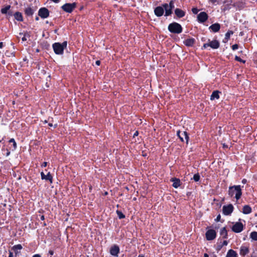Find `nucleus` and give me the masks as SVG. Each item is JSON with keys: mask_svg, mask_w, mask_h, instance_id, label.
Instances as JSON below:
<instances>
[{"mask_svg": "<svg viewBox=\"0 0 257 257\" xmlns=\"http://www.w3.org/2000/svg\"><path fill=\"white\" fill-rule=\"evenodd\" d=\"M228 195L232 197L235 196V199L238 200L242 195V191L240 185H234L230 186L228 191Z\"/></svg>", "mask_w": 257, "mask_h": 257, "instance_id": "1", "label": "nucleus"}, {"mask_svg": "<svg viewBox=\"0 0 257 257\" xmlns=\"http://www.w3.org/2000/svg\"><path fill=\"white\" fill-rule=\"evenodd\" d=\"M67 42H63L62 43H55L53 44L52 47L56 54L62 55L63 54L64 50L66 48Z\"/></svg>", "mask_w": 257, "mask_h": 257, "instance_id": "2", "label": "nucleus"}, {"mask_svg": "<svg viewBox=\"0 0 257 257\" xmlns=\"http://www.w3.org/2000/svg\"><path fill=\"white\" fill-rule=\"evenodd\" d=\"M168 29L170 32L174 34H180L183 31L181 25L176 22L170 24Z\"/></svg>", "mask_w": 257, "mask_h": 257, "instance_id": "3", "label": "nucleus"}, {"mask_svg": "<svg viewBox=\"0 0 257 257\" xmlns=\"http://www.w3.org/2000/svg\"><path fill=\"white\" fill-rule=\"evenodd\" d=\"M76 4L75 3H66L61 7L62 9L68 13H71L76 8Z\"/></svg>", "mask_w": 257, "mask_h": 257, "instance_id": "4", "label": "nucleus"}, {"mask_svg": "<svg viewBox=\"0 0 257 257\" xmlns=\"http://www.w3.org/2000/svg\"><path fill=\"white\" fill-rule=\"evenodd\" d=\"M244 228L243 224L240 222H235L231 227L232 231L235 233L241 232Z\"/></svg>", "mask_w": 257, "mask_h": 257, "instance_id": "5", "label": "nucleus"}, {"mask_svg": "<svg viewBox=\"0 0 257 257\" xmlns=\"http://www.w3.org/2000/svg\"><path fill=\"white\" fill-rule=\"evenodd\" d=\"M205 237L207 240H212L216 237V232L213 229H210L206 232Z\"/></svg>", "mask_w": 257, "mask_h": 257, "instance_id": "6", "label": "nucleus"}, {"mask_svg": "<svg viewBox=\"0 0 257 257\" xmlns=\"http://www.w3.org/2000/svg\"><path fill=\"white\" fill-rule=\"evenodd\" d=\"M234 207L231 204L224 205L222 207V213L225 215H230L233 211Z\"/></svg>", "mask_w": 257, "mask_h": 257, "instance_id": "7", "label": "nucleus"}, {"mask_svg": "<svg viewBox=\"0 0 257 257\" xmlns=\"http://www.w3.org/2000/svg\"><path fill=\"white\" fill-rule=\"evenodd\" d=\"M177 134L181 142H184V139H185L186 144H188L189 138L186 132H181L178 131L177 133Z\"/></svg>", "mask_w": 257, "mask_h": 257, "instance_id": "8", "label": "nucleus"}, {"mask_svg": "<svg viewBox=\"0 0 257 257\" xmlns=\"http://www.w3.org/2000/svg\"><path fill=\"white\" fill-rule=\"evenodd\" d=\"M38 15L41 18L45 19L49 17V11L45 8H42L39 9Z\"/></svg>", "mask_w": 257, "mask_h": 257, "instance_id": "9", "label": "nucleus"}, {"mask_svg": "<svg viewBox=\"0 0 257 257\" xmlns=\"http://www.w3.org/2000/svg\"><path fill=\"white\" fill-rule=\"evenodd\" d=\"M119 252V248L117 245H113L110 249V253L114 256H117Z\"/></svg>", "mask_w": 257, "mask_h": 257, "instance_id": "10", "label": "nucleus"}, {"mask_svg": "<svg viewBox=\"0 0 257 257\" xmlns=\"http://www.w3.org/2000/svg\"><path fill=\"white\" fill-rule=\"evenodd\" d=\"M249 252V246L247 245H242L240 248L239 254L244 256Z\"/></svg>", "mask_w": 257, "mask_h": 257, "instance_id": "11", "label": "nucleus"}, {"mask_svg": "<svg viewBox=\"0 0 257 257\" xmlns=\"http://www.w3.org/2000/svg\"><path fill=\"white\" fill-rule=\"evenodd\" d=\"M154 13L155 15L158 17H161L164 13V9L163 7H157L155 9Z\"/></svg>", "mask_w": 257, "mask_h": 257, "instance_id": "12", "label": "nucleus"}, {"mask_svg": "<svg viewBox=\"0 0 257 257\" xmlns=\"http://www.w3.org/2000/svg\"><path fill=\"white\" fill-rule=\"evenodd\" d=\"M199 22L203 23L208 19V16L205 12H201L197 16Z\"/></svg>", "mask_w": 257, "mask_h": 257, "instance_id": "13", "label": "nucleus"}, {"mask_svg": "<svg viewBox=\"0 0 257 257\" xmlns=\"http://www.w3.org/2000/svg\"><path fill=\"white\" fill-rule=\"evenodd\" d=\"M41 176L42 180H48L51 183L53 182V177L50 172L45 175L43 172L41 173Z\"/></svg>", "mask_w": 257, "mask_h": 257, "instance_id": "14", "label": "nucleus"}, {"mask_svg": "<svg viewBox=\"0 0 257 257\" xmlns=\"http://www.w3.org/2000/svg\"><path fill=\"white\" fill-rule=\"evenodd\" d=\"M208 43L209 47L214 49L218 48L220 46L219 42L216 40L209 41Z\"/></svg>", "mask_w": 257, "mask_h": 257, "instance_id": "15", "label": "nucleus"}, {"mask_svg": "<svg viewBox=\"0 0 257 257\" xmlns=\"http://www.w3.org/2000/svg\"><path fill=\"white\" fill-rule=\"evenodd\" d=\"M209 29L214 33L217 32L220 29V25L218 23H215L209 27Z\"/></svg>", "mask_w": 257, "mask_h": 257, "instance_id": "16", "label": "nucleus"}, {"mask_svg": "<svg viewBox=\"0 0 257 257\" xmlns=\"http://www.w3.org/2000/svg\"><path fill=\"white\" fill-rule=\"evenodd\" d=\"M195 42L194 38H188L184 41V44L188 47H192L193 46Z\"/></svg>", "mask_w": 257, "mask_h": 257, "instance_id": "17", "label": "nucleus"}, {"mask_svg": "<svg viewBox=\"0 0 257 257\" xmlns=\"http://www.w3.org/2000/svg\"><path fill=\"white\" fill-rule=\"evenodd\" d=\"M174 12L177 17L179 18H183L185 15V12L179 8L176 9Z\"/></svg>", "mask_w": 257, "mask_h": 257, "instance_id": "18", "label": "nucleus"}, {"mask_svg": "<svg viewBox=\"0 0 257 257\" xmlns=\"http://www.w3.org/2000/svg\"><path fill=\"white\" fill-rule=\"evenodd\" d=\"M171 181L173 183V186L175 188H178L181 185L180 180L179 179L173 178L171 179Z\"/></svg>", "mask_w": 257, "mask_h": 257, "instance_id": "19", "label": "nucleus"}, {"mask_svg": "<svg viewBox=\"0 0 257 257\" xmlns=\"http://www.w3.org/2000/svg\"><path fill=\"white\" fill-rule=\"evenodd\" d=\"M226 257H238V255L235 251L230 249L228 250Z\"/></svg>", "mask_w": 257, "mask_h": 257, "instance_id": "20", "label": "nucleus"}, {"mask_svg": "<svg viewBox=\"0 0 257 257\" xmlns=\"http://www.w3.org/2000/svg\"><path fill=\"white\" fill-rule=\"evenodd\" d=\"M220 234L223 238H227L228 233L226 227H224L220 229Z\"/></svg>", "mask_w": 257, "mask_h": 257, "instance_id": "21", "label": "nucleus"}, {"mask_svg": "<svg viewBox=\"0 0 257 257\" xmlns=\"http://www.w3.org/2000/svg\"><path fill=\"white\" fill-rule=\"evenodd\" d=\"M34 13V10L31 7L26 8L25 10V14L27 16H32Z\"/></svg>", "mask_w": 257, "mask_h": 257, "instance_id": "22", "label": "nucleus"}, {"mask_svg": "<svg viewBox=\"0 0 257 257\" xmlns=\"http://www.w3.org/2000/svg\"><path fill=\"white\" fill-rule=\"evenodd\" d=\"M15 19L18 21L22 22L23 21V18L21 13L17 12L14 15Z\"/></svg>", "mask_w": 257, "mask_h": 257, "instance_id": "23", "label": "nucleus"}, {"mask_svg": "<svg viewBox=\"0 0 257 257\" xmlns=\"http://www.w3.org/2000/svg\"><path fill=\"white\" fill-rule=\"evenodd\" d=\"M251 212V207L247 205H244L242 209V212L243 214H248Z\"/></svg>", "mask_w": 257, "mask_h": 257, "instance_id": "24", "label": "nucleus"}, {"mask_svg": "<svg viewBox=\"0 0 257 257\" xmlns=\"http://www.w3.org/2000/svg\"><path fill=\"white\" fill-rule=\"evenodd\" d=\"M23 248L21 244H19L15 245L13 246L12 249L15 252L16 254H18L19 253L18 250H21Z\"/></svg>", "mask_w": 257, "mask_h": 257, "instance_id": "25", "label": "nucleus"}, {"mask_svg": "<svg viewBox=\"0 0 257 257\" xmlns=\"http://www.w3.org/2000/svg\"><path fill=\"white\" fill-rule=\"evenodd\" d=\"M219 98V92L218 91H214L212 92L210 99L211 100H213L214 99H218Z\"/></svg>", "mask_w": 257, "mask_h": 257, "instance_id": "26", "label": "nucleus"}, {"mask_svg": "<svg viewBox=\"0 0 257 257\" xmlns=\"http://www.w3.org/2000/svg\"><path fill=\"white\" fill-rule=\"evenodd\" d=\"M165 11V16L166 17L170 16L172 14V10L171 9L168 8V7H163Z\"/></svg>", "mask_w": 257, "mask_h": 257, "instance_id": "27", "label": "nucleus"}, {"mask_svg": "<svg viewBox=\"0 0 257 257\" xmlns=\"http://www.w3.org/2000/svg\"><path fill=\"white\" fill-rule=\"evenodd\" d=\"M250 238L252 240L257 241V231H252L250 234Z\"/></svg>", "mask_w": 257, "mask_h": 257, "instance_id": "28", "label": "nucleus"}, {"mask_svg": "<svg viewBox=\"0 0 257 257\" xmlns=\"http://www.w3.org/2000/svg\"><path fill=\"white\" fill-rule=\"evenodd\" d=\"M163 7H168L169 9L173 10L174 8V3L173 1H171L169 4H165L163 5Z\"/></svg>", "mask_w": 257, "mask_h": 257, "instance_id": "29", "label": "nucleus"}, {"mask_svg": "<svg viewBox=\"0 0 257 257\" xmlns=\"http://www.w3.org/2000/svg\"><path fill=\"white\" fill-rule=\"evenodd\" d=\"M10 8H11V6L10 5L7 6L5 7V8H2L1 9V13L3 14H7L8 13Z\"/></svg>", "mask_w": 257, "mask_h": 257, "instance_id": "30", "label": "nucleus"}, {"mask_svg": "<svg viewBox=\"0 0 257 257\" xmlns=\"http://www.w3.org/2000/svg\"><path fill=\"white\" fill-rule=\"evenodd\" d=\"M233 34V31H228L225 34L224 39L226 41H227L229 39L230 36L231 35H232Z\"/></svg>", "mask_w": 257, "mask_h": 257, "instance_id": "31", "label": "nucleus"}, {"mask_svg": "<svg viewBox=\"0 0 257 257\" xmlns=\"http://www.w3.org/2000/svg\"><path fill=\"white\" fill-rule=\"evenodd\" d=\"M116 213L119 219H123L125 218V215L122 213L121 211L117 210H116Z\"/></svg>", "mask_w": 257, "mask_h": 257, "instance_id": "32", "label": "nucleus"}, {"mask_svg": "<svg viewBox=\"0 0 257 257\" xmlns=\"http://www.w3.org/2000/svg\"><path fill=\"white\" fill-rule=\"evenodd\" d=\"M9 143H12L13 145V147H14V150H16V148H17V143L15 140L14 139L12 138V139H11L10 140H9Z\"/></svg>", "mask_w": 257, "mask_h": 257, "instance_id": "33", "label": "nucleus"}, {"mask_svg": "<svg viewBox=\"0 0 257 257\" xmlns=\"http://www.w3.org/2000/svg\"><path fill=\"white\" fill-rule=\"evenodd\" d=\"M193 180L195 182H198L200 180V175L199 174H195L193 176Z\"/></svg>", "mask_w": 257, "mask_h": 257, "instance_id": "34", "label": "nucleus"}, {"mask_svg": "<svg viewBox=\"0 0 257 257\" xmlns=\"http://www.w3.org/2000/svg\"><path fill=\"white\" fill-rule=\"evenodd\" d=\"M235 60L237 61L242 62L243 63H245V61L242 60L239 57L236 56L235 57Z\"/></svg>", "mask_w": 257, "mask_h": 257, "instance_id": "35", "label": "nucleus"}, {"mask_svg": "<svg viewBox=\"0 0 257 257\" xmlns=\"http://www.w3.org/2000/svg\"><path fill=\"white\" fill-rule=\"evenodd\" d=\"M29 37V34L28 33H25L24 34V36L22 38V40L23 41H25L27 40V37Z\"/></svg>", "mask_w": 257, "mask_h": 257, "instance_id": "36", "label": "nucleus"}, {"mask_svg": "<svg viewBox=\"0 0 257 257\" xmlns=\"http://www.w3.org/2000/svg\"><path fill=\"white\" fill-rule=\"evenodd\" d=\"M231 47H232V49L234 51V50H237L238 48V46L237 44H234V45H233Z\"/></svg>", "mask_w": 257, "mask_h": 257, "instance_id": "37", "label": "nucleus"}, {"mask_svg": "<svg viewBox=\"0 0 257 257\" xmlns=\"http://www.w3.org/2000/svg\"><path fill=\"white\" fill-rule=\"evenodd\" d=\"M192 11L193 13L194 14H197V13L198 12V9L197 8H195L192 9Z\"/></svg>", "mask_w": 257, "mask_h": 257, "instance_id": "38", "label": "nucleus"}, {"mask_svg": "<svg viewBox=\"0 0 257 257\" xmlns=\"http://www.w3.org/2000/svg\"><path fill=\"white\" fill-rule=\"evenodd\" d=\"M222 247L223 245H222L221 244H218L216 247V250L217 251H219L222 248Z\"/></svg>", "mask_w": 257, "mask_h": 257, "instance_id": "39", "label": "nucleus"}, {"mask_svg": "<svg viewBox=\"0 0 257 257\" xmlns=\"http://www.w3.org/2000/svg\"><path fill=\"white\" fill-rule=\"evenodd\" d=\"M54 254V251L53 250H49L48 252V255L52 257V256Z\"/></svg>", "mask_w": 257, "mask_h": 257, "instance_id": "40", "label": "nucleus"}, {"mask_svg": "<svg viewBox=\"0 0 257 257\" xmlns=\"http://www.w3.org/2000/svg\"><path fill=\"white\" fill-rule=\"evenodd\" d=\"M208 47H209V43H205V44H203V47H202V48H203V49H206V48H207Z\"/></svg>", "mask_w": 257, "mask_h": 257, "instance_id": "41", "label": "nucleus"}, {"mask_svg": "<svg viewBox=\"0 0 257 257\" xmlns=\"http://www.w3.org/2000/svg\"><path fill=\"white\" fill-rule=\"evenodd\" d=\"M47 165V163L46 162H44L43 163V164L41 165V167L42 168L46 167Z\"/></svg>", "mask_w": 257, "mask_h": 257, "instance_id": "42", "label": "nucleus"}, {"mask_svg": "<svg viewBox=\"0 0 257 257\" xmlns=\"http://www.w3.org/2000/svg\"><path fill=\"white\" fill-rule=\"evenodd\" d=\"M7 14L8 17H10L13 15V13L12 12L9 11Z\"/></svg>", "mask_w": 257, "mask_h": 257, "instance_id": "43", "label": "nucleus"}, {"mask_svg": "<svg viewBox=\"0 0 257 257\" xmlns=\"http://www.w3.org/2000/svg\"><path fill=\"white\" fill-rule=\"evenodd\" d=\"M221 244L223 245V246L227 245L228 244V241L227 240H224Z\"/></svg>", "mask_w": 257, "mask_h": 257, "instance_id": "44", "label": "nucleus"}, {"mask_svg": "<svg viewBox=\"0 0 257 257\" xmlns=\"http://www.w3.org/2000/svg\"><path fill=\"white\" fill-rule=\"evenodd\" d=\"M209 2L213 4H215L216 2H217V0H209Z\"/></svg>", "mask_w": 257, "mask_h": 257, "instance_id": "45", "label": "nucleus"}, {"mask_svg": "<svg viewBox=\"0 0 257 257\" xmlns=\"http://www.w3.org/2000/svg\"><path fill=\"white\" fill-rule=\"evenodd\" d=\"M220 215H218L217 216V217H216V219H215V220H216V221H219L220 220Z\"/></svg>", "mask_w": 257, "mask_h": 257, "instance_id": "46", "label": "nucleus"}, {"mask_svg": "<svg viewBox=\"0 0 257 257\" xmlns=\"http://www.w3.org/2000/svg\"><path fill=\"white\" fill-rule=\"evenodd\" d=\"M6 151H7L6 156H9L10 155V151L8 149H7Z\"/></svg>", "mask_w": 257, "mask_h": 257, "instance_id": "47", "label": "nucleus"}, {"mask_svg": "<svg viewBox=\"0 0 257 257\" xmlns=\"http://www.w3.org/2000/svg\"><path fill=\"white\" fill-rule=\"evenodd\" d=\"M95 64L97 66H99L100 64V61L99 60H97L96 62H95Z\"/></svg>", "mask_w": 257, "mask_h": 257, "instance_id": "48", "label": "nucleus"}, {"mask_svg": "<svg viewBox=\"0 0 257 257\" xmlns=\"http://www.w3.org/2000/svg\"><path fill=\"white\" fill-rule=\"evenodd\" d=\"M9 257H13V253L11 251H9Z\"/></svg>", "mask_w": 257, "mask_h": 257, "instance_id": "49", "label": "nucleus"}, {"mask_svg": "<svg viewBox=\"0 0 257 257\" xmlns=\"http://www.w3.org/2000/svg\"><path fill=\"white\" fill-rule=\"evenodd\" d=\"M33 257H41V255L39 254H34Z\"/></svg>", "mask_w": 257, "mask_h": 257, "instance_id": "50", "label": "nucleus"}, {"mask_svg": "<svg viewBox=\"0 0 257 257\" xmlns=\"http://www.w3.org/2000/svg\"><path fill=\"white\" fill-rule=\"evenodd\" d=\"M4 47V44L3 42H0V48H3Z\"/></svg>", "mask_w": 257, "mask_h": 257, "instance_id": "51", "label": "nucleus"}, {"mask_svg": "<svg viewBox=\"0 0 257 257\" xmlns=\"http://www.w3.org/2000/svg\"><path fill=\"white\" fill-rule=\"evenodd\" d=\"M40 219L41 220H44L45 219V217L44 215H41V217H40Z\"/></svg>", "mask_w": 257, "mask_h": 257, "instance_id": "52", "label": "nucleus"}, {"mask_svg": "<svg viewBox=\"0 0 257 257\" xmlns=\"http://www.w3.org/2000/svg\"><path fill=\"white\" fill-rule=\"evenodd\" d=\"M51 1H53L55 3H58L59 2L60 0H51Z\"/></svg>", "mask_w": 257, "mask_h": 257, "instance_id": "53", "label": "nucleus"}, {"mask_svg": "<svg viewBox=\"0 0 257 257\" xmlns=\"http://www.w3.org/2000/svg\"><path fill=\"white\" fill-rule=\"evenodd\" d=\"M138 132H136L134 134V137H136V136H137L138 135Z\"/></svg>", "mask_w": 257, "mask_h": 257, "instance_id": "54", "label": "nucleus"}, {"mask_svg": "<svg viewBox=\"0 0 257 257\" xmlns=\"http://www.w3.org/2000/svg\"><path fill=\"white\" fill-rule=\"evenodd\" d=\"M242 183L243 184H245L246 183V179H243L242 181Z\"/></svg>", "mask_w": 257, "mask_h": 257, "instance_id": "55", "label": "nucleus"}, {"mask_svg": "<svg viewBox=\"0 0 257 257\" xmlns=\"http://www.w3.org/2000/svg\"><path fill=\"white\" fill-rule=\"evenodd\" d=\"M204 257H209V256L207 253H205L204 255Z\"/></svg>", "mask_w": 257, "mask_h": 257, "instance_id": "56", "label": "nucleus"}, {"mask_svg": "<svg viewBox=\"0 0 257 257\" xmlns=\"http://www.w3.org/2000/svg\"><path fill=\"white\" fill-rule=\"evenodd\" d=\"M138 257H145V256L143 254H140Z\"/></svg>", "mask_w": 257, "mask_h": 257, "instance_id": "57", "label": "nucleus"}, {"mask_svg": "<svg viewBox=\"0 0 257 257\" xmlns=\"http://www.w3.org/2000/svg\"><path fill=\"white\" fill-rule=\"evenodd\" d=\"M49 126H52V123H49Z\"/></svg>", "mask_w": 257, "mask_h": 257, "instance_id": "58", "label": "nucleus"}, {"mask_svg": "<svg viewBox=\"0 0 257 257\" xmlns=\"http://www.w3.org/2000/svg\"><path fill=\"white\" fill-rule=\"evenodd\" d=\"M36 20H39V18H38V17H37V18H36Z\"/></svg>", "mask_w": 257, "mask_h": 257, "instance_id": "59", "label": "nucleus"}]
</instances>
